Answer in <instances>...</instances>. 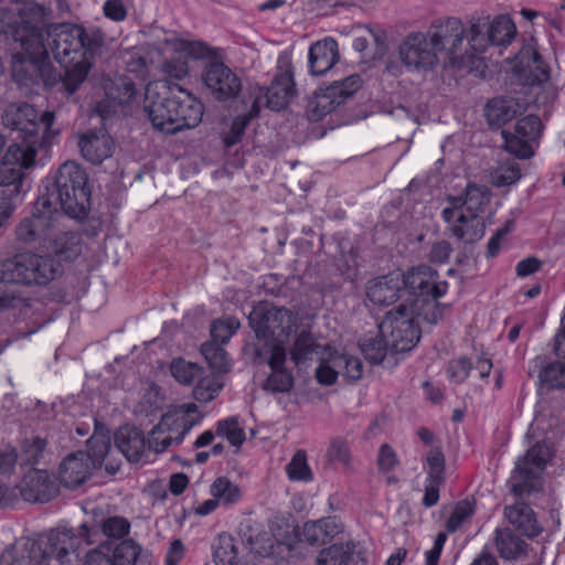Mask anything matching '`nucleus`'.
I'll return each mask as SVG.
<instances>
[{
    "mask_svg": "<svg viewBox=\"0 0 565 565\" xmlns=\"http://www.w3.org/2000/svg\"><path fill=\"white\" fill-rule=\"evenodd\" d=\"M43 38L46 57L53 58L64 70L61 90L74 94L87 78L96 58H108L115 52V40L108 39L96 26L84 28L74 23L45 25Z\"/></svg>",
    "mask_w": 565,
    "mask_h": 565,
    "instance_id": "f257e3e1",
    "label": "nucleus"
},
{
    "mask_svg": "<svg viewBox=\"0 0 565 565\" xmlns=\"http://www.w3.org/2000/svg\"><path fill=\"white\" fill-rule=\"evenodd\" d=\"M85 169L75 161L64 162L52 181H49L38 198L39 206L47 207L60 220L87 217L90 205V190Z\"/></svg>",
    "mask_w": 565,
    "mask_h": 565,
    "instance_id": "f03ea898",
    "label": "nucleus"
},
{
    "mask_svg": "<svg viewBox=\"0 0 565 565\" xmlns=\"http://www.w3.org/2000/svg\"><path fill=\"white\" fill-rule=\"evenodd\" d=\"M81 537L72 529H52L36 537H21L0 555V565H45L49 559L71 564L79 559Z\"/></svg>",
    "mask_w": 565,
    "mask_h": 565,
    "instance_id": "7ed1b4c3",
    "label": "nucleus"
},
{
    "mask_svg": "<svg viewBox=\"0 0 565 565\" xmlns=\"http://www.w3.org/2000/svg\"><path fill=\"white\" fill-rule=\"evenodd\" d=\"M403 286L408 290L413 312L430 326L441 320L450 311V303L439 302L438 299L446 295L448 282L439 280V274L428 265L412 267L403 274Z\"/></svg>",
    "mask_w": 565,
    "mask_h": 565,
    "instance_id": "20e7f679",
    "label": "nucleus"
},
{
    "mask_svg": "<svg viewBox=\"0 0 565 565\" xmlns=\"http://www.w3.org/2000/svg\"><path fill=\"white\" fill-rule=\"evenodd\" d=\"M54 113L40 114L32 105L26 103L9 105L2 116L3 125L15 132L11 145L31 149L38 153L39 149L49 147L51 139L57 131L52 130Z\"/></svg>",
    "mask_w": 565,
    "mask_h": 565,
    "instance_id": "39448f33",
    "label": "nucleus"
},
{
    "mask_svg": "<svg viewBox=\"0 0 565 565\" xmlns=\"http://www.w3.org/2000/svg\"><path fill=\"white\" fill-rule=\"evenodd\" d=\"M36 152L10 145L0 161V228L15 210L14 199L22 190L25 170L35 164Z\"/></svg>",
    "mask_w": 565,
    "mask_h": 565,
    "instance_id": "423d86ee",
    "label": "nucleus"
},
{
    "mask_svg": "<svg viewBox=\"0 0 565 565\" xmlns=\"http://www.w3.org/2000/svg\"><path fill=\"white\" fill-rule=\"evenodd\" d=\"M58 267L50 255L20 253L0 262V282L45 286L55 278Z\"/></svg>",
    "mask_w": 565,
    "mask_h": 565,
    "instance_id": "0eeeda50",
    "label": "nucleus"
},
{
    "mask_svg": "<svg viewBox=\"0 0 565 565\" xmlns=\"http://www.w3.org/2000/svg\"><path fill=\"white\" fill-rule=\"evenodd\" d=\"M20 49V52L12 55V78L20 88L32 92L41 83H46L50 72L43 31L30 40H24Z\"/></svg>",
    "mask_w": 565,
    "mask_h": 565,
    "instance_id": "6e6552de",
    "label": "nucleus"
},
{
    "mask_svg": "<svg viewBox=\"0 0 565 565\" xmlns=\"http://www.w3.org/2000/svg\"><path fill=\"white\" fill-rule=\"evenodd\" d=\"M554 456V450L546 441L534 444L515 463L509 479L511 491L522 498L542 489V473Z\"/></svg>",
    "mask_w": 565,
    "mask_h": 565,
    "instance_id": "1a4fd4ad",
    "label": "nucleus"
},
{
    "mask_svg": "<svg viewBox=\"0 0 565 565\" xmlns=\"http://www.w3.org/2000/svg\"><path fill=\"white\" fill-rule=\"evenodd\" d=\"M418 318L420 317L406 303H401L385 315L380 323V333L394 352H407L417 344L420 339V329L416 321Z\"/></svg>",
    "mask_w": 565,
    "mask_h": 565,
    "instance_id": "9d476101",
    "label": "nucleus"
},
{
    "mask_svg": "<svg viewBox=\"0 0 565 565\" xmlns=\"http://www.w3.org/2000/svg\"><path fill=\"white\" fill-rule=\"evenodd\" d=\"M361 86V76L353 74L341 81H334L327 87H320L308 103L310 119L315 121L322 119L326 115L347 103Z\"/></svg>",
    "mask_w": 565,
    "mask_h": 565,
    "instance_id": "9b49d317",
    "label": "nucleus"
},
{
    "mask_svg": "<svg viewBox=\"0 0 565 565\" xmlns=\"http://www.w3.org/2000/svg\"><path fill=\"white\" fill-rule=\"evenodd\" d=\"M248 321L256 338L265 342L288 335L296 324V317L284 307L259 303L250 311Z\"/></svg>",
    "mask_w": 565,
    "mask_h": 565,
    "instance_id": "f8f14e48",
    "label": "nucleus"
},
{
    "mask_svg": "<svg viewBox=\"0 0 565 565\" xmlns=\"http://www.w3.org/2000/svg\"><path fill=\"white\" fill-rule=\"evenodd\" d=\"M61 220L47 207L39 206V200L34 203L32 215L21 220L15 227V238L25 245L45 248L47 241L57 230Z\"/></svg>",
    "mask_w": 565,
    "mask_h": 565,
    "instance_id": "ddd939ff",
    "label": "nucleus"
},
{
    "mask_svg": "<svg viewBox=\"0 0 565 565\" xmlns=\"http://www.w3.org/2000/svg\"><path fill=\"white\" fill-rule=\"evenodd\" d=\"M515 34V24L508 15H499L491 23L478 19L470 25L468 45L473 52L481 53L488 44H510Z\"/></svg>",
    "mask_w": 565,
    "mask_h": 565,
    "instance_id": "4468645a",
    "label": "nucleus"
},
{
    "mask_svg": "<svg viewBox=\"0 0 565 565\" xmlns=\"http://www.w3.org/2000/svg\"><path fill=\"white\" fill-rule=\"evenodd\" d=\"M427 35L435 52H445L452 63L462 61L465 28L458 18L435 21Z\"/></svg>",
    "mask_w": 565,
    "mask_h": 565,
    "instance_id": "2eb2a0df",
    "label": "nucleus"
},
{
    "mask_svg": "<svg viewBox=\"0 0 565 565\" xmlns=\"http://www.w3.org/2000/svg\"><path fill=\"white\" fill-rule=\"evenodd\" d=\"M295 92L296 89L292 75L285 72L277 75L267 88L258 85L250 86L248 89V100H245L244 103L246 105L250 103V107H254L257 104L258 113L263 106H266L271 110L279 111L287 107Z\"/></svg>",
    "mask_w": 565,
    "mask_h": 565,
    "instance_id": "dca6fc26",
    "label": "nucleus"
},
{
    "mask_svg": "<svg viewBox=\"0 0 565 565\" xmlns=\"http://www.w3.org/2000/svg\"><path fill=\"white\" fill-rule=\"evenodd\" d=\"M201 77L210 94L217 102L234 99L242 92L241 77L223 62L206 63Z\"/></svg>",
    "mask_w": 565,
    "mask_h": 565,
    "instance_id": "f3484780",
    "label": "nucleus"
},
{
    "mask_svg": "<svg viewBox=\"0 0 565 565\" xmlns=\"http://www.w3.org/2000/svg\"><path fill=\"white\" fill-rule=\"evenodd\" d=\"M490 199L491 191L487 185L469 182L461 195L446 196L448 206L443 209L441 217L445 222H451L458 212L482 216Z\"/></svg>",
    "mask_w": 565,
    "mask_h": 565,
    "instance_id": "a211bd4d",
    "label": "nucleus"
},
{
    "mask_svg": "<svg viewBox=\"0 0 565 565\" xmlns=\"http://www.w3.org/2000/svg\"><path fill=\"white\" fill-rule=\"evenodd\" d=\"M175 105L173 98V86L169 87V92L160 94L153 92L151 85L146 89L145 111L148 115L154 129L174 135L178 132L175 120Z\"/></svg>",
    "mask_w": 565,
    "mask_h": 565,
    "instance_id": "6ab92c4d",
    "label": "nucleus"
},
{
    "mask_svg": "<svg viewBox=\"0 0 565 565\" xmlns=\"http://www.w3.org/2000/svg\"><path fill=\"white\" fill-rule=\"evenodd\" d=\"M399 57L403 64L411 71H428L437 63V54L422 32L408 34L399 45Z\"/></svg>",
    "mask_w": 565,
    "mask_h": 565,
    "instance_id": "aec40b11",
    "label": "nucleus"
},
{
    "mask_svg": "<svg viewBox=\"0 0 565 565\" xmlns=\"http://www.w3.org/2000/svg\"><path fill=\"white\" fill-rule=\"evenodd\" d=\"M36 12L29 17L25 11L15 17L12 12L0 9V39H9L15 43L22 44L24 40H30L33 35L43 31V8L36 7Z\"/></svg>",
    "mask_w": 565,
    "mask_h": 565,
    "instance_id": "412c9836",
    "label": "nucleus"
},
{
    "mask_svg": "<svg viewBox=\"0 0 565 565\" xmlns=\"http://www.w3.org/2000/svg\"><path fill=\"white\" fill-rule=\"evenodd\" d=\"M198 407L193 403L183 404L161 416L160 422L154 426V433L164 429L171 434V439L179 445L185 435L199 423L200 418L195 416Z\"/></svg>",
    "mask_w": 565,
    "mask_h": 565,
    "instance_id": "4be33fe9",
    "label": "nucleus"
},
{
    "mask_svg": "<svg viewBox=\"0 0 565 565\" xmlns=\"http://www.w3.org/2000/svg\"><path fill=\"white\" fill-rule=\"evenodd\" d=\"M130 522L119 515L108 516L100 522V527H88L85 523L78 527L77 533L74 535L81 537L79 550L83 544L92 545L100 543L102 535L106 536L108 542L110 540H121L129 534Z\"/></svg>",
    "mask_w": 565,
    "mask_h": 565,
    "instance_id": "5701e85b",
    "label": "nucleus"
},
{
    "mask_svg": "<svg viewBox=\"0 0 565 565\" xmlns=\"http://www.w3.org/2000/svg\"><path fill=\"white\" fill-rule=\"evenodd\" d=\"M175 120L178 132L196 127L203 117V105L190 92L178 84L173 85Z\"/></svg>",
    "mask_w": 565,
    "mask_h": 565,
    "instance_id": "b1692460",
    "label": "nucleus"
},
{
    "mask_svg": "<svg viewBox=\"0 0 565 565\" xmlns=\"http://www.w3.org/2000/svg\"><path fill=\"white\" fill-rule=\"evenodd\" d=\"M78 147L83 158L93 163L99 164L113 156L115 142L111 136L103 128L88 130L78 140Z\"/></svg>",
    "mask_w": 565,
    "mask_h": 565,
    "instance_id": "393cba45",
    "label": "nucleus"
},
{
    "mask_svg": "<svg viewBox=\"0 0 565 565\" xmlns=\"http://www.w3.org/2000/svg\"><path fill=\"white\" fill-rule=\"evenodd\" d=\"M55 491V483L45 469L30 468L20 484L21 495L29 502H47Z\"/></svg>",
    "mask_w": 565,
    "mask_h": 565,
    "instance_id": "a878e982",
    "label": "nucleus"
},
{
    "mask_svg": "<svg viewBox=\"0 0 565 565\" xmlns=\"http://www.w3.org/2000/svg\"><path fill=\"white\" fill-rule=\"evenodd\" d=\"M504 516L522 535L534 539L543 532L534 510L525 502L519 501L504 508Z\"/></svg>",
    "mask_w": 565,
    "mask_h": 565,
    "instance_id": "bb28decb",
    "label": "nucleus"
},
{
    "mask_svg": "<svg viewBox=\"0 0 565 565\" xmlns=\"http://www.w3.org/2000/svg\"><path fill=\"white\" fill-rule=\"evenodd\" d=\"M94 467L85 451L68 455L60 465L58 478L61 483L70 489L81 486L90 475Z\"/></svg>",
    "mask_w": 565,
    "mask_h": 565,
    "instance_id": "cd10ccee",
    "label": "nucleus"
},
{
    "mask_svg": "<svg viewBox=\"0 0 565 565\" xmlns=\"http://www.w3.org/2000/svg\"><path fill=\"white\" fill-rule=\"evenodd\" d=\"M449 224L450 234L462 244H475L482 239L486 223L482 216L458 212Z\"/></svg>",
    "mask_w": 565,
    "mask_h": 565,
    "instance_id": "c85d7f7f",
    "label": "nucleus"
},
{
    "mask_svg": "<svg viewBox=\"0 0 565 565\" xmlns=\"http://www.w3.org/2000/svg\"><path fill=\"white\" fill-rule=\"evenodd\" d=\"M115 447L130 462H138L146 449L142 431L136 427L122 426L115 433Z\"/></svg>",
    "mask_w": 565,
    "mask_h": 565,
    "instance_id": "c756f323",
    "label": "nucleus"
},
{
    "mask_svg": "<svg viewBox=\"0 0 565 565\" xmlns=\"http://www.w3.org/2000/svg\"><path fill=\"white\" fill-rule=\"evenodd\" d=\"M338 60V44L333 39L318 41L309 49V66L313 75L326 74Z\"/></svg>",
    "mask_w": 565,
    "mask_h": 565,
    "instance_id": "7c9ffc66",
    "label": "nucleus"
},
{
    "mask_svg": "<svg viewBox=\"0 0 565 565\" xmlns=\"http://www.w3.org/2000/svg\"><path fill=\"white\" fill-rule=\"evenodd\" d=\"M540 383L548 390H565V361L537 355L533 360Z\"/></svg>",
    "mask_w": 565,
    "mask_h": 565,
    "instance_id": "2f4dec72",
    "label": "nucleus"
},
{
    "mask_svg": "<svg viewBox=\"0 0 565 565\" xmlns=\"http://www.w3.org/2000/svg\"><path fill=\"white\" fill-rule=\"evenodd\" d=\"M90 465L94 468L105 466L106 471L114 475L119 469V463H113L109 459L113 456L110 437L108 434H94L87 440V451Z\"/></svg>",
    "mask_w": 565,
    "mask_h": 565,
    "instance_id": "473e14b6",
    "label": "nucleus"
},
{
    "mask_svg": "<svg viewBox=\"0 0 565 565\" xmlns=\"http://www.w3.org/2000/svg\"><path fill=\"white\" fill-rule=\"evenodd\" d=\"M494 543L499 555L507 561H516L527 552V543L510 527L497 529Z\"/></svg>",
    "mask_w": 565,
    "mask_h": 565,
    "instance_id": "72a5a7b5",
    "label": "nucleus"
},
{
    "mask_svg": "<svg viewBox=\"0 0 565 565\" xmlns=\"http://www.w3.org/2000/svg\"><path fill=\"white\" fill-rule=\"evenodd\" d=\"M324 352L326 348L317 341L316 337L311 332L302 330L292 343L290 359L299 366L315 356L322 358Z\"/></svg>",
    "mask_w": 565,
    "mask_h": 565,
    "instance_id": "f704fd0d",
    "label": "nucleus"
},
{
    "mask_svg": "<svg viewBox=\"0 0 565 565\" xmlns=\"http://www.w3.org/2000/svg\"><path fill=\"white\" fill-rule=\"evenodd\" d=\"M45 248L53 252L62 260H72L82 252L81 237L74 232H61L58 222L57 230L53 237L47 241Z\"/></svg>",
    "mask_w": 565,
    "mask_h": 565,
    "instance_id": "c9c22d12",
    "label": "nucleus"
},
{
    "mask_svg": "<svg viewBox=\"0 0 565 565\" xmlns=\"http://www.w3.org/2000/svg\"><path fill=\"white\" fill-rule=\"evenodd\" d=\"M398 277L385 276L372 282L367 288V298L375 305L388 306L401 298Z\"/></svg>",
    "mask_w": 565,
    "mask_h": 565,
    "instance_id": "e433bc0d",
    "label": "nucleus"
},
{
    "mask_svg": "<svg viewBox=\"0 0 565 565\" xmlns=\"http://www.w3.org/2000/svg\"><path fill=\"white\" fill-rule=\"evenodd\" d=\"M520 104L514 98H493L486 106V118L490 127L500 128L516 117Z\"/></svg>",
    "mask_w": 565,
    "mask_h": 565,
    "instance_id": "4c0bfd02",
    "label": "nucleus"
},
{
    "mask_svg": "<svg viewBox=\"0 0 565 565\" xmlns=\"http://www.w3.org/2000/svg\"><path fill=\"white\" fill-rule=\"evenodd\" d=\"M521 64L529 68L527 83L530 85L542 84L550 79V68L542 60L540 53L531 45L521 50L519 55Z\"/></svg>",
    "mask_w": 565,
    "mask_h": 565,
    "instance_id": "58836bf2",
    "label": "nucleus"
},
{
    "mask_svg": "<svg viewBox=\"0 0 565 565\" xmlns=\"http://www.w3.org/2000/svg\"><path fill=\"white\" fill-rule=\"evenodd\" d=\"M253 361L257 364L267 363L271 371L285 370L286 350L279 343L265 341L263 345H254Z\"/></svg>",
    "mask_w": 565,
    "mask_h": 565,
    "instance_id": "ea45409f",
    "label": "nucleus"
},
{
    "mask_svg": "<svg viewBox=\"0 0 565 565\" xmlns=\"http://www.w3.org/2000/svg\"><path fill=\"white\" fill-rule=\"evenodd\" d=\"M352 542L334 543L322 548L317 556V565H348L354 553Z\"/></svg>",
    "mask_w": 565,
    "mask_h": 565,
    "instance_id": "a19ab883",
    "label": "nucleus"
},
{
    "mask_svg": "<svg viewBox=\"0 0 565 565\" xmlns=\"http://www.w3.org/2000/svg\"><path fill=\"white\" fill-rule=\"evenodd\" d=\"M258 116V107L257 104L254 107H250L246 114L236 116L230 127L227 132L222 135V141L226 149L232 148L233 146L241 142L249 121Z\"/></svg>",
    "mask_w": 565,
    "mask_h": 565,
    "instance_id": "79ce46f5",
    "label": "nucleus"
},
{
    "mask_svg": "<svg viewBox=\"0 0 565 565\" xmlns=\"http://www.w3.org/2000/svg\"><path fill=\"white\" fill-rule=\"evenodd\" d=\"M211 495L216 498L220 504L230 507L239 501L242 491L226 477L216 478L210 488Z\"/></svg>",
    "mask_w": 565,
    "mask_h": 565,
    "instance_id": "37998d69",
    "label": "nucleus"
},
{
    "mask_svg": "<svg viewBox=\"0 0 565 565\" xmlns=\"http://www.w3.org/2000/svg\"><path fill=\"white\" fill-rule=\"evenodd\" d=\"M170 371L174 380L182 385H191L203 373V369L182 358H175L170 363Z\"/></svg>",
    "mask_w": 565,
    "mask_h": 565,
    "instance_id": "c03bdc74",
    "label": "nucleus"
},
{
    "mask_svg": "<svg viewBox=\"0 0 565 565\" xmlns=\"http://www.w3.org/2000/svg\"><path fill=\"white\" fill-rule=\"evenodd\" d=\"M201 353L213 371L217 373L230 372L231 360L221 344L205 342L201 345Z\"/></svg>",
    "mask_w": 565,
    "mask_h": 565,
    "instance_id": "a18cd8bd",
    "label": "nucleus"
},
{
    "mask_svg": "<svg viewBox=\"0 0 565 565\" xmlns=\"http://www.w3.org/2000/svg\"><path fill=\"white\" fill-rule=\"evenodd\" d=\"M46 441L43 438L34 437L32 439H25L22 443L21 452L18 456L22 466H30L35 468L40 462V459L44 456Z\"/></svg>",
    "mask_w": 565,
    "mask_h": 565,
    "instance_id": "49530a36",
    "label": "nucleus"
},
{
    "mask_svg": "<svg viewBox=\"0 0 565 565\" xmlns=\"http://www.w3.org/2000/svg\"><path fill=\"white\" fill-rule=\"evenodd\" d=\"M503 138V148L519 159H529L533 156V150L529 139L508 130H501Z\"/></svg>",
    "mask_w": 565,
    "mask_h": 565,
    "instance_id": "de8ad7c7",
    "label": "nucleus"
},
{
    "mask_svg": "<svg viewBox=\"0 0 565 565\" xmlns=\"http://www.w3.org/2000/svg\"><path fill=\"white\" fill-rule=\"evenodd\" d=\"M295 385V377L291 371L273 370L268 375L263 388L269 393H289Z\"/></svg>",
    "mask_w": 565,
    "mask_h": 565,
    "instance_id": "09e8293b",
    "label": "nucleus"
},
{
    "mask_svg": "<svg viewBox=\"0 0 565 565\" xmlns=\"http://www.w3.org/2000/svg\"><path fill=\"white\" fill-rule=\"evenodd\" d=\"M361 352L364 358L372 364H380L385 355L390 344L386 339L381 334L374 338L364 339L360 343Z\"/></svg>",
    "mask_w": 565,
    "mask_h": 565,
    "instance_id": "8fccbe9b",
    "label": "nucleus"
},
{
    "mask_svg": "<svg viewBox=\"0 0 565 565\" xmlns=\"http://www.w3.org/2000/svg\"><path fill=\"white\" fill-rule=\"evenodd\" d=\"M239 326V321L233 317L215 320L211 326L212 340L209 343L225 344L237 331Z\"/></svg>",
    "mask_w": 565,
    "mask_h": 565,
    "instance_id": "3c124183",
    "label": "nucleus"
},
{
    "mask_svg": "<svg viewBox=\"0 0 565 565\" xmlns=\"http://www.w3.org/2000/svg\"><path fill=\"white\" fill-rule=\"evenodd\" d=\"M141 552L140 545L134 540H124L110 553L114 565H135Z\"/></svg>",
    "mask_w": 565,
    "mask_h": 565,
    "instance_id": "603ef678",
    "label": "nucleus"
},
{
    "mask_svg": "<svg viewBox=\"0 0 565 565\" xmlns=\"http://www.w3.org/2000/svg\"><path fill=\"white\" fill-rule=\"evenodd\" d=\"M216 435L225 437L232 446L241 447L246 439L245 431L239 427L236 417L222 419L216 425Z\"/></svg>",
    "mask_w": 565,
    "mask_h": 565,
    "instance_id": "864d4df0",
    "label": "nucleus"
},
{
    "mask_svg": "<svg viewBox=\"0 0 565 565\" xmlns=\"http://www.w3.org/2000/svg\"><path fill=\"white\" fill-rule=\"evenodd\" d=\"M198 384L193 390V397L198 402L207 403L214 399L223 384L218 382L215 375L203 376V374L196 379Z\"/></svg>",
    "mask_w": 565,
    "mask_h": 565,
    "instance_id": "5fc2aeb1",
    "label": "nucleus"
},
{
    "mask_svg": "<svg viewBox=\"0 0 565 565\" xmlns=\"http://www.w3.org/2000/svg\"><path fill=\"white\" fill-rule=\"evenodd\" d=\"M331 362L341 371L344 377L356 381L362 377L363 364L356 356L348 354H335L331 356Z\"/></svg>",
    "mask_w": 565,
    "mask_h": 565,
    "instance_id": "6e6d98bb",
    "label": "nucleus"
},
{
    "mask_svg": "<svg viewBox=\"0 0 565 565\" xmlns=\"http://www.w3.org/2000/svg\"><path fill=\"white\" fill-rule=\"evenodd\" d=\"M428 476L426 482L444 484L445 456L440 448H431L427 455Z\"/></svg>",
    "mask_w": 565,
    "mask_h": 565,
    "instance_id": "4d7b16f0",
    "label": "nucleus"
},
{
    "mask_svg": "<svg viewBox=\"0 0 565 565\" xmlns=\"http://www.w3.org/2000/svg\"><path fill=\"white\" fill-rule=\"evenodd\" d=\"M475 508L476 505L473 500L465 499L459 501L447 520L446 530L449 533H454L459 530L460 526L472 516Z\"/></svg>",
    "mask_w": 565,
    "mask_h": 565,
    "instance_id": "13d9d810",
    "label": "nucleus"
},
{
    "mask_svg": "<svg viewBox=\"0 0 565 565\" xmlns=\"http://www.w3.org/2000/svg\"><path fill=\"white\" fill-rule=\"evenodd\" d=\"M286 471L290 480L311 481L312 472L307 463V456L303 450H298L290 462L286 466Z\"/></svg>",
    "mask_w": 565,
    "mask_h": 565,
    "instance_id": "bf43d9fd",
    "label": "nucleus"
},
{
    "mask_svg": "<svg viewBox=\"0 0 565 565\" xmlns=\"http://www.w3.org/2000/svg\"><path fill=\"white\" fill-rule=\"evenodd\" d=\"M237 547L231 536L221 537L220 545L215 548L214 558L216 565H243L237 562Z\"/></svg>",
    "mask_w": 565,
    "mask_h": 565,
    "instance_id": "052dcab7",
    "label": "nucleus"
},
{
    "mask_svg": "<svg viewBox=\"0 0 565 565\" xmlns=\"http://www.w3.org/2000/svg\"><path fill=\"white\" fill-rule=\"evenodd\" d=\"M542 121L536 115H529L519 119L514 132L529 140L537 138L541 134Z\"/></svg>",
    "mask_w": 565,
    "mask_h": 565,
    "instance_id": "680f3d73",
    "label": "nucleus"
},
{
    "mask_svg": "<svg viewBox=\"0 0 565 565\" xmlns=\"http://www.w3.org/2000/svg\"><path fill=\"white\" fill-rule=\"evenodd\" d=\"M113 543L105 541L86 554L84 565H114L111 553Z\"/></svg>",
    "mask_w": 565,
    "mask_h": 565,
    "instance_id": "e2e57ef3",
    "label": "nucleus"
},
{
    "mask_svg": "<svg viewBox=\"0 0 565 565\" xmlns=\"http://www.w3.org/2000/svg\"><path fill=\"white\" fill-rule=\"evenodd\" d=\"M327 457L331 462L348 465L350 461V448L348 441L342 438L332 439L327 451Z\"/></svg>",
    "mask_w": 565,
    "mask_h": 565,
    "instance_id": "0e129e2a",
    "label": "nucleus"
},
{
    "mask_svg": "<svg viewBox=\"0 0 565 565\" xmlns=\"http://www.w3.org/2000/svg\"><path fill=\"white\" fill-rule=\"evenodd\" d=\"M341 371L331 362V356L327 361H322L316 369V379L321 385H332L337 382Z\"/></svg>",
    "mask_w": 565,
    "mask_h": 565,
    "instance_id": "69168bd1",
    "label": "nucleus"
},
{
    "mask_svg": "<svg viewBox=\"0 0 565 565\" xmlns=\"http://www.w3.org/2000/svg\"><path fill=\"white\" fill-rule=\"evenodd\" d=\"M521 178L520 166L516 162H510L501 166L497 170V184L500 186L510 185L519 181Z\"/></svg>",
    "mask_w": 565,
    "mask_h": 565,
    "instance_id": "338daca9",
    "label": "nucleus"
},
{
    "mask_svg": "<svg viewBox=\"0 0 565 565\" xmlns=\"http://www.w3.org/2000/svg\"><path fill=\"white\" fill-rule=\"evenodd\" d=\"M300 540L307 542L310 545H316L326 542L322 529L318 520L305 523L302 532L300 534Z\"/></svg>",
    "mask_w": 565,
    "mask_h": 565,
    "instance_id": "774afa93",
    "label": "nucleus"
}]
</instances>
